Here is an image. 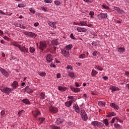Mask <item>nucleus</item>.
Here are the masks:
<instances>
[{
    "instance_id": "f257e3e1",
    "label": "nucleus",
    "mask_w": 129,
    "mask_h": 129,
    "mask_svg": "<svg viewBox=\"0 0 129 129\" xmlns=\"http://www.w3.org/2000/svg\"><path fill=\"white\" fill-rule=\"evenodd\" d=\"M73 48L72 44H69L66 46L63 49H61V53L64 57H68L69 56V51Z\"/></svg>"
},
{
    "instance_id": "f03ea898",
    "label": "nucleus",
    "mask_w": 129,
    "mask_h": 129,
    "mask_svg": "<svg viewBox=\"0 0 129 129\" xmlns=\"http://www.w3.org/2000/svg\"><path fill=\"white\" fill-rule=\"evenodd\" d=\"M46 60L49 63H51V65H54L55 63H60V61L58 60L53 58V56L51 54H48L46 57Z\"/></svg>"
},
{
    "instance_id": "7ed1b4c3",
    "label": "nucleus",
    "mask_w": 129,
    "mask_h": 129,
    "mask_svg": "<svg viewBox=\"0 0 129 129\" xmlns=\"http://www.w3.org/2000/svg\"><path fill=\"white\" fill-rule=\"evenodd\" d=\"M80 114L82 119L84 120V121H86V120L88 119L87 114H86V112H85L84 110H81Z\"/></svg>"
},
{
    "instance_id": "20e7f679",
    "label": "nucleus",
    "mask_w": 129,
    "mask_h": 129,
    "mask_svg": "<svg viewBox=\"0 0 129 129\" xmlns=\"http://www.w3.org/2000/svg\"><path fill=\"white\" fill-rule=\"evenodd\" d=\"M80 114L82 119L84 120V121H86V120L88 119L87 114H86V112H85L84 110H81Z\"/></svg>"
},
{
    "instance_id": "39448f33",
    "label": "nucleus",
    "mask_w": 129,
    "mask_h": 129,
    "mask_svg": "<svg viewBox=\"0 0 129 129\" xmlns=\"http://www.w3.org/2000/svg\"><path fill=\"white\" fill-rule=\"evenodd\" d=\"M13 89L12 88H8V87H4L3 89L2 90L3 92H4L7 95H10V93L13 91Z\"/></svg>"
},
{
    "instance_id": "423d86ee",
    "label": "nucleus",
    "mask_w": 129,
    "mask_h": 129,
    "mask_svg": "<svg viewBox=\"0 0 129 129\" xmlns=\"http://www.w3.org/2000/svg\"><path fill=\"white\" fill-rule=\"evenodd\" d=\"M46 48H47V43L46 42V41H41L40 42L39 49L43 50H45Z\"/></svg>"
},
{
    "instance_id": "0eeeda50",
    "label": "nucleus",
    "mask_w": 129,
    "mask_h": 129,
    "mask_svg": "<svg viewBox=\"0 0 129 129\" xmlns=\"http://www.w3.org/2000/svg\"><path fill=\"white\" fill-rule=\"evenodd\" d=\"M26 36H28L29 38H36L37 35L34 32H27L25 33Z\"/></svg>"
},
{
    "instance_id": "6e6552de",
    "label": "nucleus",
    "mask_w": 129,
    "mask_h": 129,
    "mask_svg": "<svg viewBox=\"0 0 129 129\" xmlns=\"http://www.w3.org/2000/svg\"><path fill=\"white\" fill-rule=\"evenodd\" d=\"M11 86L12 87L11 89H13V90H14V89H17V88L19 87V83L16 81H14L13 83H12Z\"/></svg>"
},
{
    "instance_id": "1a4fd4ad",
    "label": "nucleus",
    "mask_w": 129,
    "mask_h": 129,
    "mask_svg": "<svg viewBox=\"0 0 129 129\" xmlns=\"http://www.w3.org/2000/svg\"><path fill=\"white\" fill-rule=\"evenodd\" d=\"M107 18V14L106 13H101L98 15V19L99 20H102Z\"/></svg>"
},
{
    "instance_id": "9d476101",
    "label": "nucleus",
    "mask_w": 129,
    "mask_h": 129,
    "mask_svg": "<svg viewBox=\"0 0 129 129\" xmlns=\"http://www.w3.org/2000/svg\"><path fill=\"white\" fill-rule=\"evenodd\" d=\"M113 10H114V11H116V12L118 14H124V11L120 9L118 7H114L113 8Z\"/></svg>"
},
{
    "instance_id": "9b49d317",
    "label": "nucleus",
    "mask_w": 129,
    "mask_h": 129,
    "mask_svg": "<svg viewBox=\"0 0 129 129\" xmlns=\"http://www.w3.org/2000/svg\"><path fill=\"white\" fill-rule=\"evenodd\" d=\"M19 50L23 52L24 53H29V50H28V48H26V47H25V46L23 45V43L22 46L20 47Z\"/></svg>"
},
{
    "instance_id": "f8f14e48",
    "label": "nucleus",
    "mask_w": 129,
    "mask_h": 129,
    "mask_svg": "<svg viewBox=\"0 0 129 129\" xmlns=\"http://www.w3.org/2000/svg\"><path fill=\"white\" fill-rule=\"evenodd\" d=\"M77 30L78 32H80V33H85L87 31L86 28H82V27H77Z\"/></svg>"
},
{
    "instance_id": "ddd939ff",
    "label": "nucleus",
    "mask_w": 129,
    "mask_h": 129,
    "mask_svg": "<svg viewBox=\"0 0 129 129\" xmlns=\"http://www.w3.org/2000/svg\"><path fill=\"white\" fill-rule=\"evenodd\" d=\"M49 110L52 113H56L57 111H58V109L56 107H50Z\"/></svg>"
},
{
    "instance_id": "4468645a",
    "label": "nucleus",
    "mask_w": 129,
    "mask_h": 129,
    "mask_svg": "<svg viewBox=\"0 0 129 129\" xmlns=\"http://www.w3.org/2000/svg\"><path fill=\"white\" fill-rule=\"evenodd\" d=\"M12 45L14 47H17V48L20 49L23 46V43H20V44H19L18 42H13Z\"/></svg>"
},
{
    "instance_id": "2eb2a0df",
    "label": "nucleus",
    "mask_w": 129,
    "mask_h": 129,
    "mask_svg": "<svg viewBox=\"0 0 129 129\" xmlns=\"http://www.w3.org/2000/svg\"><path fill=\"white\" fill-rule=\"evenodd\" d=\"M32 113L34 117H35V118H37V117L40 115V111L38 110L33 111H32Z\"/></svg>"
},
{
    "instance_id": "dca6fc26",
    "label": "nucleus",
    "mask_w": 129,
    "mask_h": 129,
    "mask_svg": "<svg viewBox=\"0 0 129 129\" xmlns=\"http://www.w3.org/2000/svg\"><path fill=\"white\" fill-rule=\"evenodd\" d=\"M0 72L5 76H8V73L6 72L5 70L3 69L2 68L0 67Z\"/></svg>"
},
{
    "instance_id": "f3484780",
    "label": "nucleus",
    "mask_w": 129,
    "mask_h": 129,
    "mask_svg": "<svg viewBox=\"0 0 129 129\" xmlns=\"http://www.w3.org/2000/svg\"><path fill=\"white\" fill-rule=\"evenodd\" d=\"M16 27H18L19 28H20V29H26L27 28V26H25V24L22 25V24H19L18 23L15 24Z\"/></svg>"
},
{
    "instance_id": "a211bd4d",
    "label": "nucleus",
    "mask_w": 129,
    "mask_h": 129,
    "mask_svg": "<svg viewBox=\"0 0 129 129\" xmlns=\"http://www.w3.org/2000/svg\"><path fill=\"white\" fill-rule=\"evenodd\" d=\"M63 121H64V120L57 118L55 121V123L57 124V125H59V124H62V123H63Z\"/></svg>"
},
{
    "instance_id": "6ab92c4d",
    "label": "nucleus",
    "mask_w": 129,
    "mask_h": 129,
    "mask_svg": "<svg viewBox=\"0 0 129 129\" xmlns=\"http://www.w3.org/2000/svg\"><path fill=\"white\" fill-rule=\"evenodd\" d=\"M72 91H73L74 92H79L80 91V88H74L73 87H70Z\"/></svg>"
},
{
    "instance_id": "aec40b11",
    "label": "nucleus",
    "mask_w": 129,
    "mask_h": 129,
    "mask_svg": "<svg viewBox=\"0 0 129 129\" xmlns=\"http://www.w3.org/2000/svg\"><path fill=\"white\" fill-rule=\"evenodd\" d=\"M73 103V100H71L65 103V105L67 107H70Z\"/></svg>"
},
{
    "instance_id": "412c9836",
    "label": "nucleus",
    "mask_w": 129,
    "mask_h": 129,
    "mask_svg": "<svg viewBox=\"0 0 129 129\" xmlns=\"http://www.w3.org/2000/svg\"><path fill=\"white\" fill-rule=\"evenodd\" d=\"M51 44L54 45L55 46H57V45H59V41L57 39H54L51 41Z\"/></svg>"
},
{
    "instance_id": "4be33fe9",
    "label": "nucleus",
    "mask_w": 129,
    "mask_h": 129,
    "mask_svg": "<svg viewBox=\"0 0 129 129\" xmlns=\"http://www.w3.org/2000/svg\"><path fill=\"white\" fill-rule=\"evenodd\" d=\"M110 106H111V107H112L113 108H114V109H117V110H118V108H119L118 106L117 105H116L114 103H111L110 104Z\"/></svg>"
},
{
    "instance_id": "5701e85b",
    "label": "nucleus",
    "mask_w": 129,
    "mask_h": 129,
    "mask_svg": "<svg viewBox=\"0 0 129 129\" xmlns=\"http://www.w3.org/2000/svg\"><path fill=\"white\" fill-rule=\"evenodd\" d=\"M58 90H59V91L63 92V91H66V90L67 89V88L66 87L59 86L58 87Z\"/></svg>"
},
{
    "instance_id": "b1692460",
    "label": "nucleus",
    "mask_w": 129,
    "mask_h": 129,
    "mask_svg": "<svg viewBox=\"0 0 129 129\" xmlns=\"http://www.w3.org/2000/svg\"><path fill=\"white\" fill-rule=\"evenodd\" d=\"M110 89L112 91H116L117 90H119V88L118 87H116L115 86H111L110 87Z\"/></svg>"
},
{
    "instance_id": "393cba45",
    "label": "nucleus",
    "mask_w": 129,
    "mask_h": 129,
    "mask_svg": "<svg viewBox=\"0 0 129 129\" xmlns=\"http://www.w3.org/2000/svg\"><path fill=\"white\" fill-rule=\"evenodd\" d=\"M97 127H99V128H103V127H104V124L102 123L101 122L98 121Z\"/></svg>"
},
{
    "instance_id": "a878e982",
    "label": "nucleus",
    "mask_w": 129,
    "mask_h": 129,
    "mask_svg": "<svg viewBox=\"0 0 129 129\" xmlns=\"http://www.w3.org/2000/svg\"><path fill=\"white\" fill-rule=\"evenodd\" d=\"M117 51L119 53H124V51H125V49L124 47H119L117 48Z\"/></svg>"
},
{
    "instance_id": "bb28decb",
    "label": "nucleus",
    "mask_w": 129,
    "mask_h": 129,
    "mask_svg": "<svg viewBox=\"0 0 129 129\" xmlns=\"http://www.w3.org/2000/svg\"><path fill=\"white\" fill-rule=\"evenodd\" d=\"M22 101L23 103H25V104H31V102L28 99H24L22 100Z\"/></svg>"
},
{
    "instance_id": "cd10ccee",
    "label": "nucleus",
    "mask_w": 129,
    "mask_h": 129,
    "mask_svg": "<svg viewBox=\"0 0 129 129\" xmlns=\"http://www.w3.org/2000/svg\"><path fill=\"white\" fill-rule=\"evenodd\" d=\"M98 105L101 107H104V106H105V102L102 101H99L98 102Z\"/></svg>"
},
{
    "instance_id": "c85d7f7f",
    "label": "nucleus",
    "mask_w": 129,
    "mask_h": 129,
    "mask_svg": "<svg viewBox=\"0 0 129 129\" xmlns=\"http://www.w3.org/2000/svg\"><path fill=\"white\" fill-rule=\"evenodd\" d=\"M115 113L113 112H111L110 113H108L107 115V117H111V116H115Z\"/></svg>"
},
{
    "instance_id": "c756f323",
    "label": "nucleus",
    "mask_w": 129,
    "mask_h": 129,
    "mask_svg": "<svg viewBox=\"0 0 129 129\" xmlns=\"http://www.w3.org/2000/svg\"><path fill=\"white\" fill-rule=\"evenodd\" d=\"M102 7L105 10H109L110 9L108 6L105 4V3H103L102 5Z\"/></svg>"
},
{
    "instance_id": "7c9ffc66",
    "label": "nucleus",
    "mask_w": 129,
    "mask_h": 129,
    "mask_svg": "<svg viewBox=\"0 0 129 129\" xmlns=\"http://www.w3.org/2000/svg\"><path fill=\"white\" fill-rule=\"evenodd\" d=\"M103 123H104L106 126H108L109 125V122H108V120L107 119H105L103 120Z\"/></svg>"
},
{
    "instance_id": "2f4dec72",
    "label": "nucleus",
    "mask_w": 129,
    "mask_h": 129,
    "mask_svg": "<svg viewBox=\"0 0 129 129\" xmlns=\"http://www.w3.org/2000/svg\"><path fill=\"white\" fill-rule=\"evenodd\" d=\"M75 110L76 112H77V113H79V112L81 111H80V108H79V107L78 106V105H77V106L75 107Z\"/></svg>"
},
{
    "instance_id": "473e14b6",
    "label": "nucleus",
    "mask_w": 129,
    "mask_h": 129,
    "mask_svg": "<svg viewBox=\"0 0 129 129\" xmlns=\"http://www.w3.org/2000/svg\"><path fill=\"white\" fill-rule=\"evenodd\" d=\"M38 75H39V76L44 77V76H46V73H45L44 72H39Z\"/></svg>"
},
{
    "instance_id": "72a5a7b5",
    "label": "nucleus",
    "mask_w": 129,
    "mask_h": 129,
    "mask_svg": "<svg viewBox=\"0 0 129 129\" xmlns=\"http://www.w3.org/2000/svg\"><path fill=\"white\" fill-rule=\"evenodd\" d=\"M92 125L94 126H98V121H94L92 122Z\"/></svg>"
},
{
    "instance_id": "f704fd0d",
    "label": "nucleus",
    "mask_w": 129,
    "mask_h": 129,
    "mask_svg": "<svg viewBox=\"0 0 129 129\" xmlns=\"http://www.w3.org/2000/svg\"><path fill=\"white\" fill-rule=\"evenodd\" d=\"M35 48L33 47H29V52L30 53H34V52H35Z\"/></svg>"
},
{
    "instance_id": "c9c22d12",
    "label": "nucleus",
    "mask_w": 129,
    "mask_h": 129,
    "mask_svg": "<svg viewBox=\"0 0 129 129\" xmlns=\"http://www.w3.org/2000/svg\"><path fill=\"white\" fill-rule=\"evenodd\" d=\"M115 128L116 129H119L120 128V127H121V126H120V125L119 124H118V123H115L114 124Z\"/></svg>"
},
{
    "instance_id": "e433bc0d",
    "label": "nucleus",
    "mask_w": 129,
    "mask_h": 129,
    "mask_svg": "<svg viewBox=\"0 0 129 129\" xmlns=\"http://www.w3.org/2000/svg\"><path fill=\"white\" fill-rule=\"evenodd\" d=\"M98 73V72H97L96 71L93 70L92 71V76H95V75H96Z\"/></svg>"
},
{
    "instance_id": "4c0bfd02",
    "label": "nucleus",
    "mask_w": 129,
    "mask_h": 129,
    "mask_svg": "<svg viewBox=\"0 0 129 129\" xmlns=\"http://www.w3.org/2000/svg\"><path fill=\"white\" fill-rule=\"evenodd\" d=\"M79 26H88L86 22H81L80 23Z\"/></svg>"
},
{
    "instance_id": "58836bf2",
    "label": "nucleus",
    "mask_w": 129,
    "mask_h": 129,
    "mask_svg": "<svg viewBox=\"0 0 129 129\" xmlns=\"http://www.w3.org/2000/svg\"><path fill=\"white\" fill-rule=\"evenodd\" d=\"M68 73L70 77H71V78H73L74 77V73L72 72H70L69 71L68 72Z\"/></svg>"
},
{
    "instance_id": "ea45409f",
    "label": "nucleus",
    "mask_w": 129,
    "mask_h": 129,
    "mask_svg": "<svg viewBox=\"0 0 129 129\" xmlns=\"http://www.w3.org/2000/svg\"><path fill=\"white\" fill-rule=\"evenodd\" d=\"M85 56H86L85 54L83 53L79 56V58L80 59H85Z\"/></svg>"
},
{
    "instance_id": "a19ab883",
    "label": "nucleus",
    "mask_w": 129,
    "mask_h": 129,
    "mask_svg": "<svg viewBox=\"0 0 129 129\" xmlns=\"http://www.w3.org/2000/svg\"><path fill=\"white\" fill-rule=\"evenodd\" d=\"M56 25H57V22H52V25L51 27H52V28H53L54 29H56V28H57V26H56Z\"/></svg>"
},
{
    "instance_id": "79ce46f5",
    "label": "nucleus",
    "mask_w": 129,
    "mask_h": 129,
    "mask_svg": "<svg viewBox=\"0 0 129 129\" xmlns=\"http://www.w3.org/2000/svg\"><path fill=\"white\" fill-rule=\"evenodd\" d=\"M98 54H99V52H98V51H93V53H92V55L93 56H97V55H98Z\"/></svg>"
},
{
    "instance_id": "37998d69",
    "label": "nucleus",
    "mask_w": 129,
    "mask_h": 129,
    "mask_svg": "<svg viewBox=\"0 0 129 129\" xmlns=\"http://www.w3.org/2000/svg\"><path fill=\"white\" fill-rule=\"evenodd\" d=\"M51 127L52 129H60L59 126H55L54 125H51Z\"/></svg>"
},
{
    "instance_id": "c03bdc74",
    "label": "nucleus",
    "mask_w": 129,
    "mask_h": 129,
    "mask_svg": "<svg viewBox=\"0 0 129 129\" xmlns=\"http://www.w3.org/2000/svg\"><path fill=\"white\" fill-rule=\"evenodd\" d=\"M39 120L40 122V123H42V122H44V121L45 120V118L40 117L39 119Z\"/></svg>"
},
{
    "instance_id": "a18cd8bd",
    "label": "nucleus",
    "mask_w": 129,
    "mask_h": 129,
    "mask_svg": "<svg viewBox=\"0 0 129 129\" xmlns=\"http://www.w3.org/2000/svg\"><path fill=\"white\" fill-rule=\"evenodd\" d=\"M40 98L41 99H45V94H44L43 93H41Z\"/></svg>"
},
{
    "instance_id": "49530a36",
    "label": "nucleus",
    "mask_w": 129,
    "mask_h": 129,
    "mask_svg": "<svg viewBox=\"0 0 129 129\" xmlns=\"http://www.w3.org/2000/svg\"><path fill=\"white\" fill-rule=\"evenodd\" d=\"M25 114V111H24V110H22L21 111H19L18 112L19 115H22V114Z\"/></svg>"
},
{
    "instance_id": "de8ad7c7",
    "label": "nucleus",
    "mask_w": 129,
    "mask_h": 129,
    "mask_svg": "<svg viewBox=\"0 0 129 129\" xmlns=\"http://www.w3.org/2000/svg\"><path fill=\"white\" fill-rule=\"evenodd\" d=\"M96 68L98 70H100V71H102V70H103V68H102L100 66H97Z\"/></svg>"
},
{
    "instance_id": "09e8293b",
    "label": "nucleus",
    "mask_w": 129,
    "mask_h": 129,
    "mask_svg": "<svg viewBox=\"0 0 129 129\" xmlns=\"http://www.w3.org/2000/svg\"><path fill=\"white\" fill-rule=\"evenodd\" d=\"M89 15L91 16L90 18H93V16H94V12L93 11L90 12Z\"/></svg>"
},
{
    "instance_id": "8fccbe9b",
    "label": "nucleus",
    "mask_w": 129,
    "mask_h": 129,
    "mask_svg": "<svg viewBox=\"0 0 129 129\" xmlns=\"http://www.w3.org/2000/svg\"><path fill=\"white\" fill-rule=\"evenodd\" d=\"M29 10L30 11V13L32 14H35L36 13V11L34 10L33 8H29Z\"/></svg>"
},
{
    "instance_id": "3c124183",
    "label": "nucleus",
    "mask_w": 129,
    "mask_h": 129,
    "mask_svg": "<svg viewBox=\"0 0 129 129\" xmlns=\"http://www.w3.org/2000/svg\"><path fill=\"white\" fill-rule=\"evenodd\" d=\"M18 8H25V5L23 4H20L18 5Z\"/></svg>"
},
{
    "instance_id": "603ef678",
    "label": "nucleus",
    "mask_w": 129,
    "mask_h": 129,
    "mask_svg": "<svg viewBox=\"0 0 129 129\" xmlns=\"http://www.w3.org/2000/svg\"><path fill=\"white\" fill-rule=\"evenodd\" d=\"M54 4L55 5H56V6H59L61 3H60V2H59L58 1H56L54 2Z\"/></svg>"
},
{
    "instance_id": "864d4df0",
    "label": "nucleus",
    "mask_w": 129,
    "mask_h": 129,
    "mask_svg": "<svg viewBox=\"0 0 129 129\" xmlns=\"http://www.w3.org/2000/svg\"><path fill=\"white\" fill-rule=\"evenodd\" d=\"M1 114L2 116H4V115H6V111L5 110H2L1 112Z\"/></svg>"
},
{
    "instance_id": "5fc2aeb1",
    "label": "nucleus",
    "mask_w": 129,
    "mask_h": 129,
    "mask_svg": "<svg viewBox=\"0 0 129 129\" xmlns=\"http://www.w3.org/2000/svg\"><path fill=\"white\" fill-rule=\"evenodd\" d=\"M44 3L46 4H51L52 3V0H44Z\"/></svg>"
},
{
    "instance_id": "6e6d98bb",
    "label": "nucleus",
    "mask_w": 129,
    "mask_h": 129,
    "mask_svg": "<svg viewBox=\"0 0 129 129\" xmlns=\"http://www.w3.org/2000/svg\"><path fill=\"white\" fill-rule=\"evenodd\" d=\"M68 98H69V99H71V100H73V101L74 100V97L73 96H69L68 97Z\"/></svg>"
},
{
    "instance_id": "4d7b16f0",
    "label": "nucleus",
    "mask_w": 129,
    "mask_h": 129,
    "mask_svg": "<svg viewBox=\"0 0 129 129\" xmlns=\"http://www.w3.org/2000/svg\"><path fill=\"white\" fill-rule=\"evenodd\" d=\"M92 46H97V43L95 41H93L92 42Z\"/></svg>"
},
{
    "instance_id": "13d9d810",
    "label": "nucleus",
    "mask_w": 129,
    "mask_h": 129,
    "mask_svg": "<svg viewBox=\"0 0 129 129\" xmlns=\"http://www.w3.org/2000/svg\"><path fill=\"white\" fill-rule=\"evenodd\" d=\"M114 121H115V117H113L111 120L110 121L111 123H114Z\"/></svg>"
},
{
    "instance_id": "bf43d9fd",
    "label": "nucleus",
    "mask_w": 129,
    "mask_h": 129,
    "mask_svg": "<svg viewBox=\"0 0 129 129\" xmlns=\"http://www.w3.org/2000/svg\"><path fill=\"white\" fill-rule=\"evenodd\" d=\"M0 14H1V15H4L5 16H8V15H7V14L5 13V12H4L2 10H0Z\"/></svg>"
},
{
    "instance_id": "052dcab7",
    "label": "nucleus",
    "mask_w": 129,
    "mask_h": 129,
    "mask_svg": "<svg viewBox=\"0 0 129 129\" xmlns=\"http://www.w3.org/2000/svg\"><path fill=\"white\" fill-rule=\"evenodd\" d=\"M29 89H30V87L29 86H27V87H25V90L26 92H28Z\"/></svg>"
},
{
    "instance_id": "680f3d73",
    "label": "nucleus",
    "mask_w": 129,
    "mask_h": 129,
    "mask_svg": "<svg viewBox=\"0 0 129 129\" xmlns=\"http://www.w3.org/2000/svg\"><path fill=\"white\" fill-rule=\"evenodd\" d=\"M70 37L71 39H73V40H75V37H74V35L72 33L71 34Z\"/></svg>"
},
{
    "instance_id": "e2e57ef3",
    "label": "nucleus",
    "mask_w": 129,
    "mask_h": 129,
    "mask_svg": "<svg viewBox=\"0 0 129 129\" xmlns=\"http://www.w3.org/2000/svg\"><path fill=\"white\" fill-rule=\"evenodd\" d=\"M67 68V69H70L71 70H73V68H72V67H71V66H68Z\"/></svg>"
},
{
    "instance_id": "0e129e2a",
    "label": "nucleus",
    "mask_w": 129,
    "mask_h": 129,
    "mask_svg": "<svg viewBox=\"0 0 129 129\" xmlns=\"http://www.w3.org/2000/svg\"><path fill=\"white\" fill-rule=\"evenodd\" d=\"M91 94H92V95H96V94H97V93L95 91H92L91 92Z\"/></svg>"
},
{
    "instance_id": "69168bd1",
    "label": "nucleus",
    "mask_w": 129,
    "mask_h": 129,
    "mask_svg": "<svg viewBox=\"0 0 129 129\" xmlns=\"http://www.w3.org/2000/svg\"><path fill=\"white\" fill-rule=\"evenodd\" d=\"M67 124H68V125H72L73 124V122H72V121H70V122H68L67 123Z\"/></svg>"
},
{
    "instance_id": "338daca9",
    "label": "nucleus",
    "mask_w": 129,
    "mask_h": 129,
    "mask_svg": "<svg viewBox=\"0 0 129 129\" xmlns=\"http://www.w3.org/2000/svg\"><path fill=\"white\" fill-rule=\"evenodd\" d=\"M28 93H33V90L29 89L28 91H27Z\"/></svg>"
},
{
    "instance_id": "774afa93",
    "label": "nucleus",
    "mask_w": 129,
    "mask_h": 129,
    "mask_svg": "<svg viewBox=\"0 0 129 129\" xmlns=\"http://www.w3.org/2000/svg\"><path fill=\"white\" fill-rule=\"evenodd\" d=\"M60 76H61V74H60L59 73L57 74V75H56L57 78H60Z\"/></svg>"
}]
</instances>
